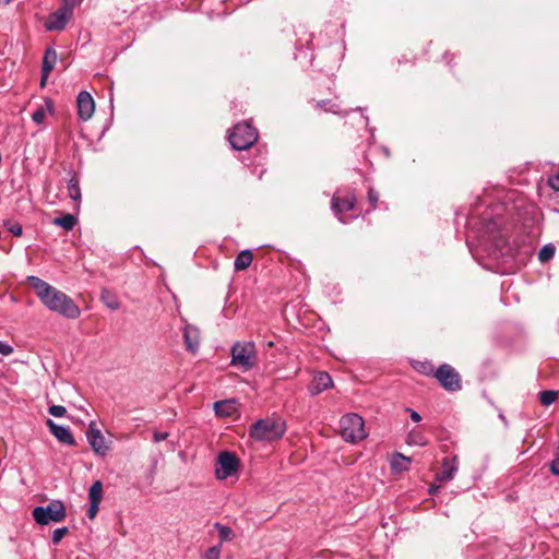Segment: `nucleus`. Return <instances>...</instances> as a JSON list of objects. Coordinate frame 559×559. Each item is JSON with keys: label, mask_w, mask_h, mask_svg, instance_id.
<instances>
[{"label": "nucleus", "mask_w": 559, "mask_h": 559, "mask_svg": "<svg viewBox=\"0 0 559 559\" xmlns=\"http://www.w3.org/2000/svg\"><path fill=\"white\" fill-rule=\"evenodd\" d=\"M214 409L218 416L229 417L237 412V403L234 400L219 401L214 404Z\"/></svg>", "instance_id": "nucleus-18"}, {"label": "nucleus", "mask_w": 559, "mask_h": 559, "mask_svg": "<svg viewBox=\"0 0 559 559\" xmlns=\"http://www.w3.org/2000/svg\"><path fill=\"white\" fill-rule=\"evenodd\" d=\"M11 0H5V2H10Z\"/></svg>", "instance_id": "nucleus-43"}, {"label": "nucleus", "mask_w": 559, "mask_h": 559, "mask_svg": "<svg viewBox=\"0 0 559 559\" xmlns=\"http://www.w3.org/2000/svg\"><path fill=\"white\" fill-rule=\"evenodd\" d=\"M52 223L66 230H72L76 224V218L72 214H64L53 218Z\"/></svg>", "instance_id": "nucleus-22"}, {"label": "nucleus", "mask_w": 559, "mask_h": 559, "mask_svg": "<svg viewBox=\"0 0 559 559\" xmlns=\"http://www.w3.org/2000/svg\"><path fill=\"white\" fill-rule=\"evenodd\" d=\"M333 385V381L331 376L325 371H320L314 374L312 382L310 384V393L312 395H317Z\"/></svg>", "instance_id": "nucleus-14"}, {"label": "nucleus", "mask_w": 559, "mask_h": 559, "mask_svg": "<svg viewBox=\"0 0 559 559\" xmlns=\"http://www.w3.org/2000/svg\"><path fill=\"white\" fill-rule=\"evenodd\" d=\"M68 195L73 201L81 200V190L79 186V180L75 177H72L68 182Z\"/></svg>", "instance_id": "nucleus-24"}, {"label": "nucleus", "mask_w": 559, "mask_h": 559, "mask_svg": "<svg viewBox=\"0 0 559 559\" xmlns=\"http://www.w3.org/2000/svg\"><path fill=\"white\" fill-rule=\"evenodd\" d=\"M457 471V462L456 457L453 459L445 457L442 461V466L440 472L437 474V478L440 481H449L451 480Z\"/></svg>", "instance_id": "nucleus-17"}, {"label": "nucleus", "mask_w": 559, "mask_h": 559, "mask_svg": "<svg viewBox=\"0 0 559 559\" xmlns=\"http://www.w3.org/2000/svg\"><path fill=\"white\" fill-rule=\"evenodd\" d=\"M81 2V0H62L64 7L70 5L71 12H73L74 7L79 5Z\"/></svg>", "instance_id": "nucleus-40"}, {"label": "nucleus", "mask_w": 559, "mask_h": 559, "mask_svg": "<svg viewBox=\"0 0 559 559\" xmlns=\"http://www.w3.org/2000/svg\"><path fill=\"white\" fill-rule=\"evenodd\" d=\"M549 469L552 475L559 476V454L549 463Z\"/></svg>", "instance_id": "nucleus-34"}, {"label": "nucleus", "mask_w": 559, "mask_h": 559, "mask_svg": "<svg viewBox=\"0 0 559 559\" xmlns=\"http://www.w3.org/2000/svg\"><path fill=\"white\" fill-rule=\"evenodd\" d=\"M368 200H369V203L371 204L372 209H374L379 201V193L376 190H373L372 188H370L368 191Z\"/></svg>", "instance_id": "nucleus-33"}, {"label": "nucleus", "mask_w": 559, "mask_h": 559, "mask_svg": "<svg viewBox=\"0 0 559 559\" xmlns=\"http://www.w3.org/2000/svg\"><path fill=\"white\" fill-rule=\"evenodd\" d=\"M87 441L96 454L106 455L109 448L100 430L96 428L95 423H91L86 432Z\"/></svg>", "instance_id": "nucleus-10"}, {"label": "nucleus", "mask_w": 559, "mask_h": 559, "mask_svg": "<svg viewBox=\"0 0 559 559\" xmlns=\"http://www.w3.org/2000/svg\"><path fill=\"white\" fill-rule=\"evenodd\" d=\"M76 104L79 118L83 121L91 119L95 111V103L91 94L85 91L80 92Z\"/></svg>", "instance_id": "nucleus-11"}, {"label": "nucleus", "mask_w": 559, "mask_h": 559, "mask_svg": "<svg viewBox=\"0 0 559 559\" xmlns=\"http://www.w3.org/2000/svg\"><path fill=\"white\" fill-rule=\"evenodd\" d=\"M355 204H356V198L354 194H347L344 198H341L337 194H334L332 198V203H331L332 210L338 216V219L342 223H345V221L342 218L341 214L353 210L355 207Z\"/></svg>", "instance_id": "nucleus-12"}, {"label": "nucleus", "mask_w": 559, "mask_h": 559, "mask_svg": "<svg viewBox=\"0 0 559 559\" xmlns=\"http://www.w3.org/2000/svg\"><path fill=\"white\" fill-rule=\"evenodd\" d=\"M438 488H439V487H431V488H430V492H431V493H435V492L438 490Z\"/></svg>", "instance_id": "nucleus-42"}, {"label": "nucleus", "mask_w": 559, "mask_h": 559, "mask_svg": "<svg viewBox=\"0 0 559 559\" xmlns=\"http://www.w3.org/2000/svg\"><path fill=\"white\" fill-rule=\"evenodd\" d=\"M68 533V528L67 527H60V528H57L53 531L52 533V543L53 544H59L60 540L63 538V536Z\"/></svg>", "instance_id": "nucleus-31"}, {"label": "nucleus", "mask_w": 559, "mask_h": 559, "mask_svg": "<svg viewBox=\"0 0 559 559\" xmlns=\"http://www.w3.org/2000/svg\"><path fill=\"white\" fill-rule=\"evenodd\" d=\"M253 255L249 250H242L238 253L235 259L234 267L236 271H243L250 266L252 263Z\"/></svg>", "instance_id": "nucleus-19"}, {"label": "nucleus", "mask_w": 559, "mask_h": 559, "mask_svg": "<svg viewBox=\"0 0 559 559\" xmlns=\"http://www.w3.org/2000/svg\"><path fill=\"white\" fill-rule=\"evenodd\" d=\"M47 426L49 427L51 435L58 441H60L64 444H68V445H73L75 443L74 438H73L72 432L69 427L58 425L51 419H47Z\"/></svg>", "instance_id": "nucleus-13"}, {"label": "nucleus", "mask_w": 559, "mask_h": 559, "mask_svg": "<svg viewBox=\"0 0 559 559\" xmlns=\"http://www.w3.org/2000/svg\"><path fill=\"white\" fill-rule=\"evenodd\" d=\"M230 354V365L242 371L252 369L257 364V350L253 342H236Z\"/></svg>", "instance_id": "nucleus-3"}, {"label": "nucleus", "mask_w": 559, "mask_h": 559, "mask_svg": "<svg viewBox=\"0 0 559 559\" xmlns=\"http://www.w3.org/2000/svg\"><path fill=\"white\" fill-rule=\"evenodd\" d=\"M221 545L209 548L204 555L205 559H219Z\"/></svg>", "instance_id": "nucleus-30"}, {"label": "nucleus", "mask_w": 559, "mask_h": 559, "mask_svg": "<svg viewBox=\"0 0 559 559\" xmlns=\"http://www.w3.org/2000/svg\"><path fill=\"white\" fill-rule=\"evenodd\" d=\"M239 467L238 457L228 451L222 452L217 459V467L215 471L218 479H226L234 475Z\"/></svg>", "instance_id": "nucleus-8"}, {"label": "nucleus", "mask_w": 559, "mask_h": 559, "mask_svg": "<svg viewBox=\"0 0 559 559\" xmlns=\"http://www.w3.org/2000/svg\"><path fill=\"white\" fill-rule=\"evenodd\" d=\"M228 140L233 148L237 151L247 150L257 142L258 132L248 122L238 123L229 133Z\"/></svg>", "instance_id": "nucleus-5"}, {"label": "nucleus", "mask_w": 559, "mask_h": 559, "mask_svg": "<svg viewBox=\"0 0 559 559\" xmlns=\"http://www.w3.org/2000/svg\"><path fill=\"white\" fill-rule=\"evenodd\" d=\"M435 377L447 391L455 392L461 389V377L450 365H441L436 370Z\"/></svg>", "instance_id": "nucleus-7"}, {"label": "nucleus", "mask_w": 559, "mask_h": 559, "mask_svg": "<svg viewBox=\"0 0 559 559\" xmlns=\"http://www.w3.org/2000/svg\"><path fill=\"white\" fill-rule=\"evenodd\" d=\"M408 443L414 445H425L427 440L420 431L412 430L408 435Z\"/></svg>", "instance_id": "nucleus-28"}, {"label": "nucleus", "mask_w": 559, "mask_h": 559, "mask_svg": "<svg viewBox=\"0 0 559 559\" xmlns=\"http://www.w3.org/2000/svg\"><path fill=\"white\" fill-rule=\"evenodd\" d=\"M408 411L411 412V418L413 421L418 423L421 420V417L417 412L412 411V409H408Z\"/></svg>", "instance_id": "nucleus-41"}, {"label": "nucleus", "mask_w": 559, "mask_h": 559, "mask_svg": "<svg viewBox=\"0 0 559 559\" xmlns=\"http://www.w3.org/2000/svg\"><path fill=\"white\" fill-rule=\"evenodd\" d=\"M100 300L110 310H117L120 308V302L117 296L109 289L104 288L100 293Z\"/></svg>", "instance_id": "nucleus-20"}, {"label": "nucleus", "mask_w": 559, "mask_h": 559, "mask_svg": "<svg viewBox=\"0 0 559 559\" xmlns=\"http://www.w3.org/2000/svg\"><path fill=\"white\" fill-rule=\"evenodd\" d=\"M33 518L39 525L49 523H59L67 516L64 504L60 500H53L46 507H36L33 509Z\"/></svg>", "instance_id": "nucleus-4"}, {"label": "nucleus", "mask_w": 559, "mask_h": 559, "mask_svg": "<svg viewBox=\"0 0 559 559\" xmlns=\"http://www.w3.org/2000/svg\"><path fill=\"white\" fill-rule=\"evenodd\" d=\"M411 465V459L407 456H404L401 453H396L392 460H391V467L395 472H403L408 469Z\"/></svg>", "instance_id": "nucleus-21"}, {"label": "nucleus", "mask_w": 559, "mask_h": 559, "mask_svg": "<svg viewBox=\"0 0 559 559\" xmlns=\"http://www.w3.org/2000/svg\"><path fill=\"white\" fill-rule=\"evenodd\" d=\"M341 435L345 441L357 442L366 438L362 417L357 414H347L340 421Z\"/></svg>", "instance_id": "nucleus-6"}, {"label": "nucleus", "mask_w": 559, "mask_h": 559, "mask_svg": "<svg viewBox=\"0 0 559 559\" xmlns=\"http://www.w3.org/2000/svg\"><path fill=\"white\" fill-rule=\"evenodd\" d=\"M183 338L187 349L195 353L200 345V331L198 328L187 324L183 329Z\"/></svg>", "instance_id": "nucleus-15"}, {"label": "nucleus", "mask_w": 559, "mask_h": 559, "mask_svg": "<svg viewBox=\"0 0 559 559\" xmlns=\"http://www.w3.org/2000/svg\"><path fill=\"white\" fill-rule=\"evenodd\" d=\"M99 503L97 502H90V508L87 510V516L90 519H94L98 512Z\"/></svg>", "instance_id": "nucleus-35"}, {"label": "nucleus", "mask_w": 559, "mask_h": 559, "mask_svg": "<svg viewBox=\"0 0 559 559\" xmlns=\"http://www.w3.org/2000/svg\"><path fill=\"white\" fill-rule=\"evenodd\" d=\"M5 226H7L8 230H9L12 235H14V236H16V237L22 236V234H23V228H22V225H21V224H19V223H7V224H5Z\"/></svg>", "instance_id": "nucleus-29"}, {"label": "nucleus", "mask_w": 559, "mask_h": 559, "mask_svg": "<svg viewBox=\"0 0 559 559\" xmlns=\"http://www.w3.org/2000/svg\"><path fill=\"white\" fill-rule=\"evenodd\" d=\"M555 254V247L551 243L545 245L538 252L540 262L549 261Z\"/></svg>", "instance_id": "nucleus-27"}, {"label": "nucleus", "mask_w": 559, "mask_h": 559, "mask_svg": "<svg viewBox=\"0 0 559 559\" xmlns=\"http://www.w3.org/2000/svg\"><path fill=\"white\" fill-rule=\"evenodd\" d=\"M72 16L73 12H71L70 5H63L61 9L48 16L45 26L48 31H61L66 27Z\"/></svg>", "instance_id": "nucleus-9"}, {"label": "nucleus", "mask_w": 559, "mask_h": 559, "mask_svg": "<svg viewBox=\"0 0 559 559\" xmlns=\"http://www.w3.org/2000/svg\"><path fill=\"white\" fill-rule=\"evenodd\" d=\"M558 395L559 393L557 391H543L539 394V401L543 405L549 406L558 399Z\"/></svg>", "instance_id": "nucleus-25"}, {"label": "nucleus", "mask_w": 559, "mask_h": 559, "mask_svg": "<svg viewBox=\"0 0 559 559\" xmlns=\"http://www.w3.org/2000/svg\"><path fill=\"white\" fill-rule=\"evenodd\" d=\"M103 498V484L99 480L93 483L88 490L90 502L100 503Z\"/></svg>", "instance_id": "nucleus-23"}, {"label": "nucleus", "mask_w": 559, "mask_h": 559, "mask_svg": "<svg viewBox=\"0 0 559 559\" xmlns=\"http://www.w3.org/2000/svg\"><path fill=\"white\" fill-rule=\"evenodd\" d=\"M66 412V407L61 405H52L49 407V414L55 417H62Z\"/></svg>", "instance_id": "nucleus-32"}, {"label": "nucleus", "mask_w": 559, "mask_h": 559, "mask_svg": "<svg viewBox=\"0 0 559 559\" xmlns=\"http://www.w3.org/2000/svg\"><path fill=\"white\" fill-rule=\"evenodd\" d=\"M214 527L217 530L222 542L230 540L234 537V533L230 527L222 525L221 523H215Z\"/></svg>", "instance_id": "nucleus-26"}, {"label": "nucleus", "mask_w": 559, "mask_h": 559, "mask_svg": "<svg viewBox=\"0 0 559 559\" xmlns=\"http://www.w3.org/2000/svg\"><path fill=\"white\" fill-rule=\"evenodd\" d=\"M168 438V432H159V431H155L154 435H153V440L154 442H160L163 440H166Z\"/></svg>", "instance_id": "nucleus-39"}, {"label": "nucleus", "mask_w": 559, "mask_h": 559, "mask_svg": "<svg viewBox=\"0 0 559 559\" xmlns=\"http://www.w3.org/2000/svg\"><path fill=\"white\" fill-rule=\"evenodd\" d=\"M285 433V423L281 419L265 418L257 420L249 430V435L257 441H274Z\"/></svg>", "instance_id": "nucleus-2"}, {"label": "nucleus", "mask_w": 559, "mask_h": 559, "mask_svg": "<svg viewBox=\"0 0 559 559\" xmlns=\"http://www.w3.org/2000/svg\"><path fill=\"white\" fill-rule=\"evenodd\" d=\"M27 282L35 290L40 301L50 311H53L68 319H76L80 317V308L67 294L57 289L37 276H28Z\"/></svg>", "instance_id": "nucleus-1"}, {"label": "nucleus", "mask_w": 559, "mask_h": 559, "mask_svg": "<svg viewBox=\"0 0 559 559\" xmlns=\"http://www.w3.org/2000/svg\"><path fill=\"white\" fill-rule=\"evenodd\" d=\"M13 353V347L7 343L0 341V354L3 356H9Z\"/></svg>", "instance_id": "nucleus-36"}, {"label": "nucleus", "mask_w": 559, "mask_h": 559, "mask_svg": "<svg viewBox=\"0 0 559 559\" xmlns=\"http://www.w3.org/2000/svg\"><path fill=\"white\" fill-rule=\"evenodd\" d=\"M32 118L36 123H40L45 118L44 110H41V109L36 110L35 112H33Z\"/></svg>", "instance_id": "nucleus-38"}, {"label": "nucleus", "mask_w": 559, "mask_h": 559, "mask_svg": "<svg viewBox=\"0 0 559 559\" xmlns=\"http://www.w3.org/2000/svg\"><path fill=\"white\" fill-rule=\"evenodd\" d=\"M548 183L554 190L559 191V173L555 176H551L548 180Z\"/></svg>", "instance_id": "nucleus-37"}, {"label": "nucleus", "mask_w": 559, "mask_h": 559, "mask_svg": "<svg viewBox=\"0 0 559 559\" xmlns=\"http://www.w3.org/2000/svg\"><path fill=\"white\" fill-rule=\"evenodd\" d=\"M57 61V52L53 48H48L45 52L41 66V80L40 85L45 86V83L52 71Z\"/></svg>", "instance_id": "nucleus-16"}]
</instances>
